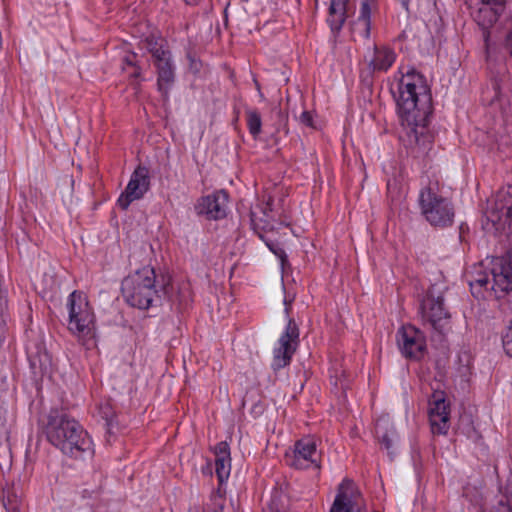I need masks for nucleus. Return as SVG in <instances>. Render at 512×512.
<instances>
[{
  "label": "nucleus",
  "instance_id": "4468645a",
  "mask_svg": "<svg viewBox=\"0 0 512 512\" xmlns=\"http://www.w3.org/2000/svg\"><path fill=\"white\" fill-rule=\"evenodd\" d=\"M299 333L296 324L290 320L283 335L279 338L274 348L275 365L283 367L288 364L295 351Z\"/></svg>",
  "mask_w": 512,
  "mask_h": 512
},
{
  "label": "nucleus",
  "instance_id": "9d476101",
  "mask_svg": "<svg viewBox=\"0 0 512 512\" xmlns=\"http://www.w3.org/2000/svg\"><path fill=\"white\" fill-rule=\"evenodd\" d=\"M487 218L498 228H512V186L497 193L494 206L487 211Z\"/></svg>",
  "mask_w": 512,
  "mask_h": 512
},
{
  "label": "nucleus",
  "instance_id": "bb28decb",
  "mask_svg": "<svg viewBox=\"0 0 512 512\" xmlns=\"http://www.w3.org/2000/svg\"><path fill=\"white\" fill-rule=\"evenodd\" d=\"M267 246L280 259L282 270H284L286 264V254L284 251L278 246H275L269 242H267Z\"/></svg>",
  "mask_w": 512,
  "mask_h": 512
},
{
  "label": "nucleus",
  "instance_id": "7c9ffc66",
  "mask_svg": "<svg viewBox=\"0 0 512 512\" xmlns=\"http://www.w3.org/2000/svg\"><path fill=\"white\" fill-rule=\"evenodd\" d=\"M126 65L133 68V72L131 73V76H134V77H138L139 76V71L136 67H134V63L132 60L130 59H126Z\"/></svg>",
  "mask_w": 512,
  "mask_h": 512
},
{
  "label": "nucleus",
  "instance_id": "412c9836",
  "mask_svg": "<svg viewBox=\"0 0 512 512\" xmlns=\"http://www.w3.org/2000/svg\"><path fill=\"white\" fill-rule=\"evenodd\" d=\"M141 47L147 49L153 57L154 52H157V54L163 57L162 51H165L163 49V40L156 37L154 34H150L141 40Z\"/></svg>",
  "mask_w": 512,
  "mask_h": 512
},
{
  "label": "nucleus",
  "instance_id": "6ab92c4d",
  "mask_svg": "<svg viewBox=\"0 0 512 512\" xmlns=\"http://www.w3.org/2000/svg\"><path fill=\"white\" fill-rule=\"evenodd\" d=\"M503 10V5L481 3V7L475 13L474 19L483 29H488L498 20Z\"/></svg>",
  "mask_w": 512,
  "mask_h": 512
},
{
  "label": "nucleus",
  "instance_id": "0eeeda50",
  "mask_svg": "<svg viewBox=\"0 0 512 512\" xmlns=\"http://www.w3.org/2000/svg\"><path fill=\"white\" fill-rule=\"evenodd\" d=\"M288 465L296 469L320 468V452L313 438L298 440L291 452L286 453Z\"/></svg>",
  "mask_w": 512,
  "mask_h": 512
},
{
  "label": "nucleus",
  "instance_id": "5701e85b",
  "mask_svg": "<svg viewBox=\"0 0 512 512\" xmlns=\"http://www.w3.org/2000/svg\"><path fill=\"white\" fill-rule=\"evenodd\" d=\"M268 512H286V498L282 493L276 492L268 503Z\"/></svg>",
  "mask_w": 512,
  "mask_h": 512
},
{
  "label": "nucleus",
  "instance_id": "a211bd4d",
  "mask_svg": "<svg viewBox=\"0 0 512 512\" xmlns=\"http://www.w3.org/2000/svg\"><path fill=\"white\" fill-rule=\"evenodd\" d=\"M215 455L216 474L219 482L222 483L229 478L231 472V458L228 444L226 442L218 443L215 447Z\"/></svg>",
  "mask_w": 512,
  "mask_h": 512
},
{
  "label": "nucleus",
  "instance_id": "e433bc0d",
  "mask_svg": "<svg viewBox=\"0 0 512 512\" xmlns=\"http://www.w3.org/2000/svg\"><path fill=\"white\" fill-rule=\"evenodd\" d=\"M251 216H252V219L254 220V218H255V213H254V212H252V213H251Z\"/></svg>",
  "mask_w": 512,
  "mask_h": 512
},
{
  "label": "nucleus",
  "instance_id": "9b49d317",
  "mask_svg": "<svg viewBox=\"0 0 512 512\" xmlns=\"http://www.w3.org/2000/svg\"><path fill=\"white\" fill-rule=\"evenodd\" d=\"M149 189L148 171L144 167H138L132 174L125 191L118 199L122 209H127L131 202L144 196Z\"/></svg>",
  "mask_w": 512,
  "mask_h": 512
},
{
  "label": "nucleus",
  "instance_id": "4be33fe9",
  "mask_svg": "<svg viewBox=\"0 0 512 512\" xmlns=\"http://www.w3.org/2000/svg\"><path fill=\"white\" fill-rule=\"evenodd\" d=\"M494 512H512V488H506L500 492Z\"/></svg>",
  "mask_w": 512,
  "mask_h": 512
},
{
  "label": "nucleus",
  "instance_id": "7ed1b4c3",
  "mask_svg": "<svg viewBox=\"0 0 512 512\" xmlns=\"http://www.w3.org/2000/svg\"><path fill=\"white\" fill-rule=\"evenodd\" d=\"M471 292L475 297L485 298V292L499 298L512 290V250L502 257L486 260V264L475 266L469 278Z\"/></svg>",
  "mask_w": 512,
  "mask_h": 512
},
{
  "label": "nucleus",
  "instance_id": "2f4dec72",
  "mask_svg": "<svg viewBox=\"0 0 512 512\" xmlns=\"http://www.w3.org/2000/svg\"><path fill=\"white\" fill-rule=\"evenodd\" d=\"M480 1H481V3L505 6V0H480Z\"/></svg>",
  "mask_w": 512,
  "mask_h": 512
},
{
  "label": "nucleus",
  "instance_id": "ddd939ff",
  "mask_svg": "<svg viewBox=\"0 0 512 512\" xmlns=\"http://www.w3.org/2000/svg\"><path fill=\"white\" fill-rule=\"evenodd\" d=\"M228 196L223 191H218L198 199L195 211L208 219H221L226 216Z\"/></svg>",
  "mask_w": 512,
  "mask_h": 512
},
{
  "label": "nucleus",
  "instance_id": "dca6fc26",
  "mask_svg": "<svg viewBox=\"0 0 512 512\" xmlns=\"http://www.w3.org/2000/svg\"><path fill=\"white\" fill-rule=\"evenodd\" d=\"M510 92L509 79L506 75L495 78L492 82V89H488L483 94V101L490 105H499L500 108L508 99Z\"/></svg>",
  "mask_w": 512,
  "mask_h": 512
},
{
  "label": "nucleus",
  "instance_id": "f03ea898",
  "mask_svg": "<svg viewBox=\"0 0 512 512\" xmlns=\"http://www.w3.org/2000/svg\"><path fill=\"white\" fill-rule=\"evenodd\" d=\"M48 440L64 454L75 458L92 455V441L82 427L59 410H51L46 425Z\"/></svg>",
  "mask_w": 512,
  "mask_h": 512
},
{
  "label": "nucleus",
  "instance_id": "393cba45",
  "mask_svg": "<svg viewBox=\"0 0 512 512\" xmlns=\"http://www.w3.org/2000/svg\"><path fill=\"white\" fill-rule=\"evenodd\" d=\"M374 2L373 0H364L361 6V15L360 20L362 21L363 25H368V19L370 16V13L373 9Z\"/></svg>",
  "mask_w": 512,
  "mask_h": 512
},
{
  "label": "nucleus",
  "instance_id": "b1692460",
  "mask_svg": "<svg viewBox=\"0 0 512 512\" xmlns=\"http://www.w3.org/2000/svg\"><path fill=\"white\" fill-rule=\"evenodd\" d=\"M247 123L250 132L256 136L261 131V118L260 115L255 111H249L247 113Z\"/></svg>",
  "mask_w": 512,
  "mask_h": 512
},
{
  "label": "nucleus",
  "instance_id": "aec40b11",
  "mask_svg": "<svg viewBox=\"0 0 512 512\" xmlns=\"http://www.w3.org/2000/svg\"><path fill=\"white\" fill-rule=\"evenodd\" d=\"M347 2L348 0H330L328 22L334 31L339 30L345 21Z\"/></svg>",
  "mask_w": 512,
  "mask_h": 512
},
{
  "label": "nucleus",
  "instance_id": "2eb2a0df",
  "mask_svg": "<svg viewBox=\"0 0 512 512\" xmlns=\"http://www.w3.org/2000/svg\"><path fill=\"white\" fill-rule=\"evenodd\" d=\"M449 404L441 394H434L429 404V419L433 433L446 434L449 430Z\"/></svg>",
  "mask_w": 512,
  "mask_h": 512
},
{
  "label": "nucleus",
  "instance_id": "72a5a7b5",
  "mask_svg": "<svg viewBox=\"0 0 512 512\" xmlns=\"http://www.w3.org/2000/svg\"><path fill=\"white\" fill-rule=\"evenodd\" d=\"M399 1L401 2V4H402L405 8H407L408 3H409V0H399Z\"/></svg>",
  "mask_w": 512,
  "mask_h": 512
},
{
  "label": "nucleus",
  "instance_id": "20e7f679",
  "mask_svg": "<svg viewBox=\"0 0 512 512\" xmlns=\"http://www.w3.org/2000/svg\"><path fill=\"white\" fill-rule=\"evenodd\" d=\"M125 300L133 307L148 309L160 301L155 271L145 266L129 275L122 282Z\"/></svg>",
  "mask_w": 512,
  "mask_h": 512
},
{
  "label": "nucleus",
  "instance_id": "6e6552de",
  "mask_svg": "<svg viewBox=\"0 0 512 512\" xmlns=\"http://www.w3.org/2000/svg\"><path fill=\"white\" fill-rule=\"evenodd\" d=\"M422 316L425 321L439 332H443L449 324V314L443 305V296L440 291L431 289L421 304Z\"/></svg>",
  "mask_w": 512,
  "mask_h": 512
},
{
  "label": "nucleus",
  "instance_id": "f8f14e48",
  "mask_svg": "<svg viewBox=\"0 0 512 512\" xmlns=\"http://www.w3.org/2000/svg\"><path fill=\"white\" fill-rule=\"evenodd\" d=\"M330 512H361L360 493L351 481L340 484Z\"/></svg>",
  "mask_w": 512,
  "mask_h": 512
},
{
  "label": "nucleus",
  "instance_id": "f704fd0d",
  "mask_svg": "<svg viewBox=\"0 0 512 512\" xmlns=\"http://www.w3.org/2000/svg\"><path fill=\"white\" fill-rule=\"evenodd\" d=\"M197 0H185L187 4H195Z\"/></svg>",
  "mask_w": 512,
  "mask_h": 512
},
{
  "label": "nucleus",
  "instance_id": "39448f33",
  "mask_svg": "<svg viewBox=\"0 0 512 512\" xmlns=\"http://www.w3.org/2000/svg\"><path fill=\"white\" fill-rule=\"evenodd\" d=\"M421 212L433 226L446 227L454 219V208L451 202L438 193V185L430 184L423 188L419 195Z\"/></svg>",
  "mask_w": 512,
  "mask_h": 512
},
{
  "label": "nucleus",
  "instance_id": "c9c22d12",
  "mask_svg": "<svg viewBox=\"0 0 512 512\" xmlns=\"http://www.w3.org/2000/svg\"><path fill=\"white\" fill-rule=\"evenodd\" d=\"M385 445H386V449L389 448V443H388L387 439H386Z\"/></svg>",
  "mask_w": 512,
  "mask_h": 512
},
{
  "label": "nucleus",
  "instance_id": "1a4fd4ad",
  "mask_svg": "<svg viewBox=\"0 0 512 512\" xmlns=\"http://www.w3.org/2000/svg\"><path fill=\"white\" fill-rule=\"evenodd\" d=\"M397 344L402 354L411 359H421L426 353L424 334L414 326H403L397 333Z\"/></svg>",
  "mask_w": 512,
  "mask_h": 512
},
{
  "label": "nucleus",
  "instance_id": "423d86ee",
  "mask_svg": "<svg viewBox=\"0 0 512 512\" xmlns=\"http://www.w3.org/2000/svg\"><path fill=\"white\" fill-rule=\"evenodd\" d=\"M69 330L81 339L95 337L96 320L87 296L82 292H73L68 298Z\"/></svg>",
  "mask_w": 512,
  "mask_h": 512
},
{
  "label": "nucleus",
  "instance_id": "f257e3e1",
  "mask_svg": "<svg viewBox=\"0 0 512 512\" xmlns=\"http://www.w3.org/2000/svg\"><path fill=\"white\" fill-rule=\"evenodd\" d=\"M399 116L406 125L409 142L425 149L432 140L427 128L431 110V94L426 78L419 72L407 69L394 77L390 85Z\"/></svg>",
  "mask_w": 512,
  "mask_h": 512
},
{
  "label": "nucleus",
  "instance_id": "f3484780",
  "mask_svg": "<svg viewBox=\"0 0 512 512\" xmlns=\"http://www.w3.org/2000/svg\"><path fill=\"white\" fill-rule=\"evenodd\" d=\"M162 54L163 57L154 52V60L158 69L159 90L166 93L174 80V72L169 52L162 51Z\"/></svg>",
  "mask_w": 512,
  "mask_h": 512
},
{
  "label": "nucleus",
  "instance_id": "c756f323",
  "mask_svg": "<svg viewBox=\"0 0 512 512\" xmlns=\"http://www.w3.org/2000/svg\"><path fill=\"white\" fill-rule=\"evenodd\" d=\"M505 47L512 56V30L507 34L505 38Z\"/></svg>",
  "mask_w": 512,
  "mask_h": 512
},
{
  "label": "nucleus",
  "instance_id": "cd10ccee",
  "mask_svg": "<svg viewBox=\"0 0 512 512\" xmlns=\"http://www.w3.org/2000/svg\"><path fill=\"white\" fill-rule=\"evenodd\" d=\"M299 122L307 127H314L313 116L309 111H303L299 116Z\"/></svg>",
  "mask_w": 512,
  "mask_h": 512
},
{
  "label": "nucleus",
  "instance_id": "473e14b6",
  "mask_svg": "<svg viewBox=\"0 0 512 512\" xmlns=\"http://www.w3.org/2000/svg\"><path fill=\"white\" fill-rule=\"evenodd\" d=\"M385 59H386V64L389 62V64L394 60L393 56H390L387 52H386V56H385Z\"/></svg>",
  "mask_w": 512,
  "mask_h": 512
},
{
  "label": "nucleus",
  "instance_id": "c85d7f7f",
  "mask_svg": "<svg viewBox=\"0 0 512 512\" xmlns=\"http://www.w3.org/2000/svg\"><path fill=\"white\" fill-rule=\"evenodd\" d=\"M44 282L45 283L43 284V288H42L43 293L53 291L56 288V283L52 277H50L49 280H44Z\"/></svg>",
  "mask_w": 512,
  "mask_h": 512
},
{
  "label": "nucleus",
  "instance_id": "a878e982",
  "mask_svg": "<svg viewBox=\"0 0 512 512\" xmlns=\"http://www.w3.org/2000/svg\"><path fill=\"white\" fill-rule=\"evenodd\" d=\"M502 343L506 354L512 357V326L504 334Z\"/></svg>",
  "mask_w": 512,
  "mask_h": 512
}]
</instances>
